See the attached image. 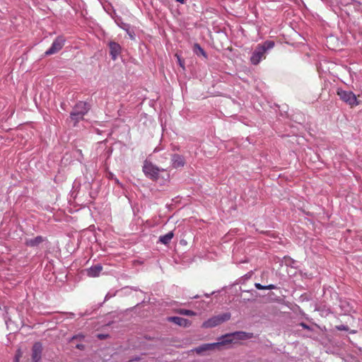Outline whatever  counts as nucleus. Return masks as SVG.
I'll use <instances>...</instances> for the list:
<instances>
[{
  "mask_svg": "<svg viewBox=\"0 0 362 362\" xmlns=\"http://www.w3.org/2000/svg\"><path fill=\"white\" fill-rule=\"evenodd\" d=\"M42 345L40 342H35L32 348L33 362H40L42 357Z\"/></svg>",
  "mask_w": 362,
  "mask_h": 362,
  "instance_id": "9",
  "label": "nucleus"
},
{
  "mask_svg": "<svg viewBox=\"0 0 362 362\" xmlns=\"http://www.w3.org/2000/svg\"><path fill=\"white\" fill-rule=\"evenodd\" d=\"M217 317H230V313H223V315H218Z\"/></svg>",
  "mask_w": 362,
  "mask_h": 362,
  "instance_id": "29",
  "label": "nucleus"
},
{
  "mask_svg": "<svg viewBox=\"0 0 362 362\" xmlns=\"http://www.w3.org/2000/svg\"><path fill=\"white\" fill-rule=\"evenodd\" d=\"M341 310H344L341 315H351L354 313L353 307L349 301H343L341 304Z\"/></svg>",
  "mask_w": 362,
  "mask_h": 362,
  "instance_id": "15",
  "label": "nucleus"
},
{
  "mask_svg": "<svg viewBox=\"0 0 362 362\" xmlns=\"http://www.w3.org/2000/svg\"><path fill=\"white\" fill-rule=\"evenodd\" d=\"M44 240L45 238L42 236L38 235L34 238L26 240L25 245L29 247H36L42 243Z\"/></svg>",
  "mask_w": 362,
  "mask_h": 362,
  "instance_id": "16",
  "label": "nucleus"
},
{
  "mask_svg": "<svg viewBox=\"0 0 362 362\" xmlns=\"http://www.w3.org/2000/svg\"><path fill=\"white\" fill-rule=\"evenodd\" d=\"M83 338V335H76V336H74L71 339V341H73L74 340L76 339H82Z\"/></svg>",
  "mask_w": 362,
  "mask_h": 362,
  "instance_id": "25",
  "label": "nucleus"
},
{
  "mask_svg": "<svg viewBox=\"0 0 362 362\" xmlns=\"http://www.w3.org/2000/svg\"><path fill=\"white\" fill-rule=\"evenodd\" d=\"M93 311L86 310V311L83 314V315H93Z\"/></svg>",
  "mask_w": 362,
  "mask_h": 362,
  "instance_id": "30",
  "label": "nucleus"
},
{
  "mask_svg": "<svg viewBox=\"0 0 362 362\" xmlns=\"http://www.w3.org/2000/svg\"><path fill=\"white\" fill-rule=\"evenodd\" d=\"M103 270L101 264H98L93 265L87 269V275L90 277H96L99 276L100 273Z\"/></svg>",
  "mask_w": 362,
  "mask_h": 362,
  "instance_id": "13",
  "label": "nucleus"
},
{
  "mask_svg": "<svg viewBox=\"0 0 362 362\" xmlns=\"http://www.w3.org/2000/svg\"><path fill=\"white\" fill-rule=\"evenodd\" d=\"M337 327L339 330H347L344 326H337Z\"/></svg>",
  "mask_w": 362,
  "mask_h": 362,
  "instance_id": "33",
  "label": "nucleus"
},
{
  "mask_svg": "<svg viewBox=\"0 0 362 362\" xmlns=\"http://www.w3.org/2000/svg\"><path fill=\"white\" fill-rule=\"evenodd\" d=\"M108 47L110 49V55L111 59L113 61H115L121 53L122 47L119 44L114 41H110L108 43Z\"/></svg>",
  "mask_w": 362,
  "mask_h": 362,
  "instance_id": "8",
  "label": "nucleus"
},
{
  "mask_svg": "<svg viewBox=\"0 0 362 362\" xmlns=\"http://www.w3.org/2000/svg\"><path fill=\"white\" fill-rule=\"evenodd\" d=\"M175 313L181 315H190L195 316L201 315V313L194 311L189 308H177L175 309Z\"/></svg>",
  "mask_w": 362,
  "mask_h": 362,
  "instance_id": "17",
  "label": "nucleus"
},
{
  "mask_svg": "<svg viewBox=\"0 0 362 362\" xmlns=\"http://www.w3.org/2000/svg\"><path fill=\"white\" fill-rule=\"evenodd\" d=\"M115 293H113V294H110V293H107V295L105 296V300H107L110 298H112L113 296H115Z\"/></svg>",
  "mask_w": 362,
  "mask_h": 362,
  "instance_id": "27",
  "label": "nucleus"
},
{
  "mask_svg": "<svg viewBox=\"0 0 362 362\" xmlns=\"http://www.w3.org/2000/svg\"><path fill=\"white\" fill-rule=\"evenodd\" d=\"M274 42L272 40H267L262 44L258 45L250 57V62L254 65H257L261 59L265 57L266 52L274 47Z\"/></svg>",
  "mask_w": 362,
  "mask_h": 362,
  "instance_id": "1",
  "label": "nucleus"
},
{
  "mask_svg": "<svg viewBox=\"0 0 362 362\" xmlns=\"http://www.w3.org/2000/svg\"><path fill=\"white\" fill-rule=\"evenodd\" d=\"M90 108V105L86 102L79 101L73 107V110L70 113V119L74 122V126L83 119L84 116L87 114Z\"/></svg>",
  "mask_w": 362,
  "mask_h": 362,
  "instance_id": "2",
  "label": "nucleus"
},
{
  "mask_svg": "<svg viewBox=\"0 0 362 362\" xmlns=\"http://www.w3.org/2000/svg\"><path fill=\"white\" fill-rule=\"evenodd\" d=\"M64 42L65 40L62 37H57L52 42L51 47L45 52V55H52L58 52L60 49H62L64 45Z\"/></svg>",
  "mask_w": 362,
  "mask_h": 362,
  "instance_id": "7",
  "label": "nucleus"
},
{
  "mask_svg": "<svg viewBox=\"0 0 362 362\" xmlns=\"http://www.w3.org/2000/svg\"><path fill=\"white\" fill-rule=\"evenodd\" d=\"M117 23L121 28L126 30L127 32H129V30L130 29L129 24L122 23V22L121 23Z\"/></svg>",
  "mask_w": 362,
  "mask_h": 362,
  "instance_id": "21",
  "label": "nucleus"
},
{
  "mask_svg": "<svg viewBox=\"0 0 362 362\" xmlns=\"http://www.w3.org/2000/svg\"><path fill=\"white\" fill-rule=\"evenodd\" d=\"M12 322H13L12 319L8 318V320L6 322L7 327H9Z\"/></svg>",
  "mask_w": 362,
  "mask_h": 362,
  "instance_id": "28",
  "label": "nucleus"
},
{
  "mask_svg": "<svg viewBox=\"0 0 362 362\" xmlns=\"http://www.w3.org/2000/svg\"><path fill=\"white\" fill-rule=\"evenodd\" d=\"M143 171L147 177L152 180H156L158 178L159 168L146 160L144 163Z\"/></svg>",
  "mask_w": 362,
  "mask_h": 362,
  "instance_id": "5",
  "label": "nucleus"
},
{
  "mask_svg": "<svg viewBox=\"0 0 362 362\" xmlns=\"http://www.w3.org/2000/svg\"><path fill=\"white\" fill-rule=\"evenodd\" d=\"M337 95L339 98L351 107L356 106L358 105L356 95L350 90H344L341 88H338L337 91Z\"/></svg>",
  "mask_w": 362,
  "mask_h": 362,
  "instance_id": "4",
  "label": "nucleus"
},
{
  "mask_svg": "<svg viewBox=\"0 0 362 362\" xmlns=\"http://www.w3.org/2000/svg\"><path fill=\"white\" fill-rule=\"evenodd\" d=\"M179 62H180V59H179ZM180 65L182 66L181 62H180Z\"/></svg>",
  "mask_w": 362,
  "mask_h": 362,
  "instance_id": "36",
  "label": "nucleus"
},
{
  "mask_svg": "<svg viewBox=\"0 0 362 362\" xmlns=\"http://www.w3.org/2000/svg\"><path fill=\"white\" fill-rule=\"evenodd\" d=\"M193 51L197 55H198V56L202 55L205 58H207V54H206V52L198 43H195L194 45Z\"/></svg>",
  "mask_w": 362,
  "mask_h": 362,
  "instance_id": "19",
  "label": "nucleus"
},
{
  "mask_svg": "<svg viewBox=\"0 0 362 362\" xmlns=\"http://www.w3.org/2000/svg\"><path fill=\"white\" fill-rule=\"evenodd\" d=\"M168 320L170 322L183 327H189L191 325L187 318H168Z\"/></svg>",
  "mask_w": 362,
  "mask_h": 362,
  "instance_id": "14",
  "label": "nucleus"
},
{
  "mask_svg": "<svg viewBox=\"0 0 362 362\" xmlns=\"http://www.w3.org/2000/svg\"><path fill=\"white\" fill-rule=\"evenodd\" d=\"M225 319L226 318H209L208 320L202 324V327L204 328L216 327L224 322Z\"/></svg>",
  "mask_w": 362,
  "mask_h": 362,
  "instance_id": "12",
  "label": "nucleus"
},
{
  "mask_svg": "<svg viewBox=\"0 0 362 362\" xmlns=\"http://www.w3.org/2000/svg\"><path fill=\"white\" fill-rule=\"evenodd\" d=\"M174 237L173 231H170L167 234L164 235H161L159 237V242L167 245L170 243L173 238Z\"/></svg>",
  "mask_w": 362,
  "mask_h": 362,
  "instance_id": "18",
  "label": "nucleus"
},
{
  "mask_svg": "<svg viewBox=\"0 0 362 362\" xmlns=\"http://www.w3.org/2000/svg\"><path fill=\"white\" fill-rule=\"evenodd\" d=\"M199 304H202V308L205 310L206 308V307H209V305L205 303L204 302L203 303H200Z\"/></svg>",
  "mask_w": 362,
  "mask_h": 362,
  "instance_id": "31",
  "label": "nucleus"
},
{
  "mask_svg": "<svg viewBox=\"0 0 362 362\" xmlns=\"http://www.w3.org/2000/svg\"><path fill=\"white\" fill-rule=\"evenodd\" d=\"M139 306V304H137V305H136V307L134 308V309H136ZM133 310H134V308H132V309H130V310L127 309V310H126V312H127L126 315H129L130 313H129V312H132V311H133Z\"/></svg>",
  "mask_w": 362,
  "mask_h": 362,
  "instance_id": "26",
  "label": "nucleus"
},
{
  "mask_svg": "<svg viewBox=\"0 0 362 362\" xmlns=\"http://www.w3.org/2000/svg\"><path fill=\"white\" fill-rule=\"evenodd\" d=\"M115 182H116L117 184H119V180H118L117 178H115Z\"/></svg>",
  "mask_w": 362,
  "mask_h": 362,
  "instance_id": "35",
  "label": "nucleus"
},
{
  "mask_svg": "<svg viewBox=\"0 0 362 362\" xmlns=\"http://www.w3.org/2000/svg\"><path fill=\"white\" fill-rule=\"evenodd\" d=\"M172 165L175 168L183 167L185 165L184 158L179 154H173L171 158Z\"/></svg>",
  "mask_w": 362,
  "mask_h": 362,
  "instance_id": "11",
  "label": "nucleus"
},
{
  "mask_svg": "<svg viewBox=\"0 0 362 362\" xmlns=\"http://www.w3.org/2000/svg\"><path fill=\"white\" fill-rule=\"evenodd\" d=\"M253 337V334L245 332H235L226 334L220 337L222 339L223 346L231 343H236L239 340L249 339Z\"/></svg>",
  "mask_w": 362,
  "mask_h": 362,
  "instance_id": "3",
  "label": "nucleus"
},
{
  "mask_svg": "<svg viewBox=\"0 0 362 362\" xmlns=\"http://www.w3.org/2000/svg\"><path fill=\"white\" fill-rule=\"evenodd\" d=\"M255 286L258 290H264V289H270V290H272V289L277 288L276 286H275L274 284H269V285H267V286H263V285H262L259 283H255Z\"/></svg>",
  "mask_w": 362,
  "mask_h": 362,
  "instance_id": "20",
  "label": "nucleus"
},
{
  "mask_svg": "<svg viewBox=\"0 0 362 362\" xmlns=\"http://www.w3.org/2000/svg\"><path fill=\"white\" fill-rule=\"evenodd\" d=\"M127 34L129 35V36L130 37L131 39L134 40V33L130 29L129 30V32H127Z\"/></svg>",
  "mask_w": 362,
  "mask_h": 362,
  "instance_id": "23",
  "label": "nucleus"
},
{
  "mask_svg": "<svg viewBox=\"0 0 362 362\" xmlns=\"http://www.w3.org/2000/svg\"><path fill=\"white\" fill-rule=\"evenodd\" d=\"M258 297V293L256 291H243L240 295L241 299L244 301H255Z\"/></svg>",
  "mask_w": 362,
  "mask_h": 362,
  "instance_id": "10",
  "label": "nucleus"
},
{
  "mask_svg": "<svg viewBox=\"0 0 362 362\" xmlns=\"http://www.w3.org/2000/svg\"><path fill=\"white\" fill-rule=\"evenodd\" d=\"M300 325L305 329H311V328L309 326L306 325L304 323H301Z\"/></svg>",
  "mask_w": 362,
  "mask_h": 362,
  "instance_id": "32",
  "label": "nucleus"
},
{
  "mask_svg": "<svg viewBox=\"0 0 362 362\" xmlns=\"http://www.w3.org/2000/svg\"><path fill=\"white\" fill-rule=\"evenodd\" d=\"M177 2H180L181 4H183L185 0H176Z\"/></svg>",
  "mask_w": 362,
  "mask_h": 362,
  "instance_id": "34",
  "label": "nucleus"
},
{
  "mask_svg": "<svg viewBox=\"0 0 362 362\" xmlns=\"http://www.w3.org/2000/svg\"><path fill=\"white\" fill-rule=\"evenodd\" d=\"M76 348L79 349V350H84L85 345H83L82 344H78L76 345Z\"/></svg>",
  "mask_w": 362,
  "mask_h": 362,
  "instance_id": "24",
  "label": "nucleus"
},
{
  "mask_svg": "<svg viewBox=\"0 0 362 362\" xmlns=\"http://www.w3.org/2000/svg\"><path fill=\"white\" fill-rule=\"evenodd\" d=\"M223 346L222 339H218V341L211 344H204L198 347H196L193 351L197 354H202L204 352L212 351L216 349H220Z\"/></svg>",
  "mask_w": 362,
  "mask_h": 362,
  "instance_id": "6",
  "label": "nucleus"
},
{
  "mask_svg": "<svg viewBox=\"0 0 362 362\" xmlns=\"http://www.w3.org/2000/svg\"><path fill=\"white\" fill-rule=\"evenodd\" d=\"M108 337L107 334H97V337L99 339H104L105 338H107Z\"/></svg>",
  "mask_w": 362,
  "mask_h": 362,
  "instance_id": "22",
  "label": "nucleus"
}]
</instances>
